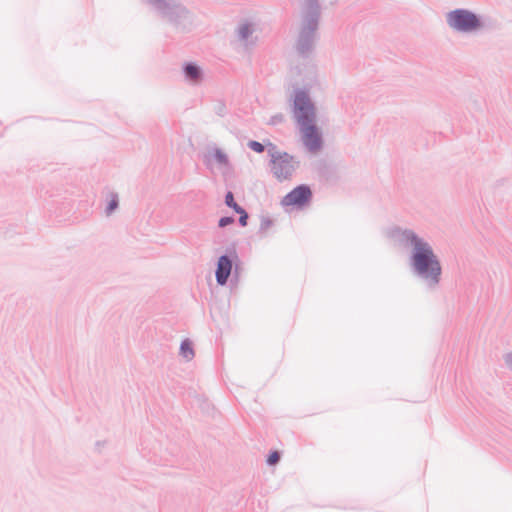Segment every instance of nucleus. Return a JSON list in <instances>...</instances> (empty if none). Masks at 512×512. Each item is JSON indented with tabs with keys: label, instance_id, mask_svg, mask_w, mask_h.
I'll use <instances>...</instances> for the list:
<instances>
[{
	"label": "nucleus",
	"instance_id": "9d476101",
	"mask_svg": "<svg viewBox=\"0 0 512 512\" xmlns=\"http://www.w3.org/2000/svg\"><path fill=\"white\" fill-rule=\"evenodd\" d=\"M236 260H238V255L234 250L229 254L222 255L218 258L215 271L216 282L218 285H226L229 276L231 275L233 264Z\"/></svg>",
	"mask_w": 512,
	"mask_h": 512
},
{
	"label": "nucleus",
	"instance_id": "4be33fe9",
	"mask_svg": "<svg viewBox=\"0 0 512 512\" xmlns=\"http://www.w3.org/2000/svg\"><path fill=\"white\" fill-rule=\"evenodd\" d=\"M225 111H226V107H225V105H224V104H222V103H219V104L215 107V112H216L219 116H224Z\"/></svg>",
	"mask_w": 512,
	"mask_h": 512
},
{
	"label": "nucleus",
	"instance_id": "20e7f679",
	"mask_svg": "<svg viewBox=\"0 0 512 512\" xmlns=\"http://www.w3.org/2000/svg\"><path fill=\"white\" fill-rule=\"evenodd\" d=\"M310 77L304 88L294 91L292 112L293 117L299 126L316 122V107L312 102L308 91L319 83L318 76L314 70L309 72Z\"/></svg>",
	"mask_w": 512,
	"mask_h": 512
},
{
	"label": "nucleus",
	"instance_id": "ddd939ff",
	"mask_svg": "<svg viewBox=\"0 0 512 512\" xmlns=\"http://www.w3.org/2000/svg\"><path fill=\"white\" fill-rule=\"evenodd\" d=\"M180 355L187 361H190L194 357V350L190 340L185 339L180 345Z\"/></svg>",
	"mask_w": 512,
	"mask_h": 512
},
{
	"label": "nucleus",
	"instance_id": "4468645a",
	"mask_svg": "<svg viewBox=\"0 0 512 512\" xmlns=\"http://www.w3.org/2000/svg\"><path fill=\"white\" fill-rule=\"evenodd\" d=\"M118 205H119L118 195L112 194L111 199L108 202L106 209H105L106 215L110 216L118 208Z\"/></svg>",
	"mask_w": 512,
	"mask_h": 512
},
{
	"label": "nucleus",
	"instance_id": "2eb2a0df",
	"mask_svg": "<svg viewBox=\"0 0 512 512\" xmlns=\"http://www.w3.org/2000/svg\"><path fill=\"white\" fill-rule=\"evenodd\" d=\"M225 204L232 208L236 213H241V209H243L241 206H239L235 200H234V195L232 192H228L225 196Z\"/></svg>",
	"mask_w": 512,
	"mask_h": 512
},
{
	"label": "nucleus",
	"instance_id": "5701e85b",
	"mask_svg": "<svg viewBox=\"0 0 512 512\" xmlns=\"http://www.w3.org/2000/svg\"><path fill=\"white\" fill-rule=\"evenodd\" d=\"M272 123L275 124V123H278V122H282L283 121V116L282 115H276L272 118Z\"/></svg>",
	"mask_w": 512,
	"mask_h": 512
},
{
	"label": "nucleus",
	"instance_id": "0eeeda50",
	"mask_svg": "<svg viewBox=\"0 0 512 512\" xmlns=\"http://www.w3.org/2000/svg\"><path fill=\"white\" fill-rule=\"evenodd\" d=\"M260 34L261 29L257 22L241 20L234 30L233 43L238 49L249 53L259 42Z\"/></svg>",
	"mask_w": 512,
	"mask_h": 512
},
{
	"label": "nucleus",
	"instance_id": "423d86ee",
	"mask_svg": "<svg viewBox=\"0 0 512 512\" xmlns=\"http://www.w3.org/2000/svg\"><path fill=\"white\" fill-rule=\"evenodd\" d=\"M267 153L273 177L279 182L291 180L300 167V160L285 151H280L272 143H269Z\"/></svg>",
	"mask_w": 512,
	"mask_h": 512
},
{
	"label": "nucleus",
	"instance_id": "a211bd4d",
	"mask_svg": "<svg viewBox=\"0 0 512 512\" xmlns=\"http://www.w3.org/2000/svg\"><path fill=\"white\" fill-rule=\"evenodd\" d=\"M280 459V455H279V452L278 451H273L272 453H270L268 459H267V463L269 465H275Z\"/></svg>",
	"mask_w": 512,
	"mask_h": 512
},
{
	"label": "nucleus",
	"instance_id": "f257e3e1",
	"mask_svg": "<svg viewBox=\"0 0 512 512\" xmlns=\"http://www.w3.org/2000/svg\"><path fill=\"white\" fill-rule=\"evenodd\" d=\"M395 246L407 250L411 274L430 292L436 291L442 279V264L431 243L415 230L392 225L384 230Z\"/></svg>",
	"mask_w": 512,
	"mask_h": 512
},
{
	"label": "nucleus",
	"instance_id": "412c9836",
	"mask_svg": "<svg viewBox=\"0 0 512 512\" xmlns=\"http://www.w3.org/2000/svg\"><path fill=\"white\" fill-rule=\"evenodd\" d=\"M504 362L506 366L512 371V352L504 355Z\"/></svg>",
	"mask_w": 512,
	"mask_h": 512
},
{
	"label": "nucleus",
	"instance_id": "1a4fd4ad",
	"mask_svg": "<svg viewBox=\"0 0 512 512\" xmlns=\"http://www.w3.org/2000/svg\"><path fill=\"white\" fill-rule=\"evenodd\" d=\"M301 141L311 154H317L323 146L322 134L316 122L299 126Z\"/></svg>",
	"mask_w": 512,
	"mask_h": 512
},
{
	"label": "nucleus",
	"instance_id": "39448f33",
	"mask_svg": "<svg viewBox=\"0 0 512 512\" xmlns=\"http://www.w3.org/2000/svg\"><path fill=\"white\" fill-rule=\"evenodd\" d=\"M448 28L461 35H475L484 31L486 25L483 17L467 8H456L445 14Z\"/></svg>",
	"mask_w": 512,
	"mask_h": 512
},
{
	"label": "nucleus",
	"instance_id": "f8f14e48",
	"mask_svg": "<svg viewBox=\"0 0 512 512\" xmlns=\"http://www.w3.org/2000/svg\"><path fill=\"white\" fill-rule=\"evenodd\" d=\"M184 81L191 86H199L204 80V71L194 62L184 63L182 66Z\"/></svg>",
	"mask_w": 512,
	"mask_h": 512
},
{
	"label": "nucleus",
	"instance_id": "6ab92c4d",
	"mask_svg": "<svg viewBox=\"0 0 512 512\" xmlns=\"http://www.w3.org/2000/svg\"><path fill=\"white\" fill-rule=\"evenodd\" d=\"M233 222H234V218L227 216V217L220 218L218 225H219V227L224 228V227L232 224Z\"/></svg>",
	"mask_w": 512,
	"mask_h": 512
},
{
	"label": "nucleus",
	"instance_id": "dca6fc26",
	"mask_svg": "<svg viewBox=\"0 0 512 512\" xmlns=\"http://www.w3.org/2000/svg\"><path fill=\"white\" fill-rule=\"evenodd\" d=\"M273 226V220L269 217H262L259 227V232L262 234H266L268 230Z\"/></svg>",
	"mask_w": 512,
	"mask_h": 512
},
{
	"label": "nucleus",
	"instance_id": "7ed1b4c3",
	"mask_svg": "<svg viewBox=\"0 0 512 512\" xmlns=\"http://www.w3.org/2000/svg\"><path fill=\"white\" fill-rule=\"evenodd\" d=\"M321 18L319 0H303L300 5L297 29L296 50L301 55H308L314 48L318 37Z\"/></svg>",
	"mask_w": 512,
	"mask_h": 512
},
{
	"label": "nucleus",
	"instance_id": "9b49d317",
	"mask_svg": "<svg viewBox=\"0 0 512 512\" xmlns=\"http://www.w3.org/2000/svg\"><path fill=\"white\" fill-rule=\"evenodd\" d=\"M312 198V191L306 184L299 185L285 195L281 201L283 206H304Z\"/></svg>",
	"mask_w": 512,
	"mask_h": 512
},
{
	"label": "nucleus",
	"instance_id": "aec40b11",
	"mask_svg": "<svg viewBox=\"0 0 512 512\" xmlns=\"http://www.w3.org/2000/svg\"><path fill=\"white\" fill-rule=\"evenodd\" d=\"M240 211H241V213H238L240 215V217H239V224L241 226H246L247 225V220H248V214H247V212L244 209H241Z\"/></svg>",
	"mask_w": 512,
	"mask_h": 512
},
{
	"label": "nucleus",
	"instance_id": "f3484780",
	"mask_svg": "<svg viewBox=\"0 0 512 512\" xmlns=\"http://www.w3.org/2000/svg\"><path fill=\"white\" fill-rule=\"evenodd\" d=\"M247 145L251 150H253L257 153H262L265 150V146L262 143L255 141V140L249 141L247 143Z\"/></svg>",
	"mask_w": 512,
	"mask_h": 512
},
{
	"label": "nucleus",
	"instance_id": "f03ea898",
	"mask_svg": "<svg viewBox=\"0 0 512 512\" xmlns=\"http://www.w3.org/2000/svg\"><path fill=\"white\" fill-rule=\"evenodd\" d=\"M161 22L177 32H190L196 26L195 14L182 0H139Z\"/></svg>",
	"mask_w": 512,
	"mask_h": 512
},
{
	"label": "nucleus",
	"instance_id": "6e6552de",
	"mask_svg": "<svg viewBox=\"0 0 512 512\" xmlns=\"http://www.w3.org/2000/svg\"><path fill=\"white\" fill-rule=\"evenodd\" d=\"M203 162L210 171L218 170L224 177L233 170L228 154L218 146H212L207 149L203 156Z\"/></svg>",
	"mask_w": 512,
	"mask_h": 512
}]
</instances>
